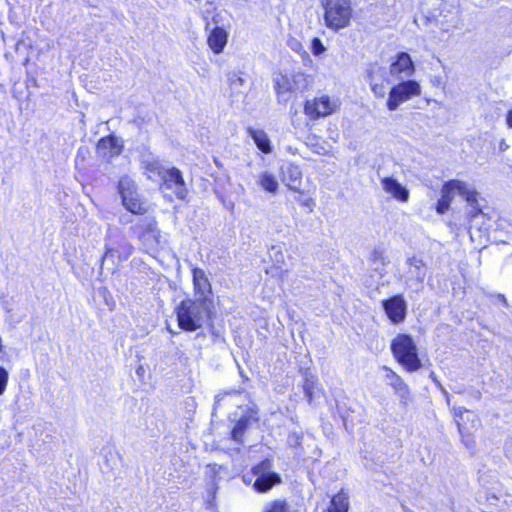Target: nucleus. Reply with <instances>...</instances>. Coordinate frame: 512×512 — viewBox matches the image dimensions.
Segmentation results:
<instances>
[{
    "instance_id": "obj_17",
    "label": "nucleus",
    "mask_w": 512,
    "mask_h": 512,
    "mask_svg": "<svg viewBox=\"0 0 512 512\" xmlns=\"http://www.w3.org/2000/svg\"><path fill=\"white\" fill-rule=\"evenodd\" d=\"M414 72V65L410 56L401 52L398 54L397 59L390 66V73L392 75H399L404 73L405 76H410Z\"/></svg>"
},
{
    "instance_id": "obj_30",
    "label": "nucleus",
    "mask_w": 512,
    "mask_h": 512,
    "mask_svg": "<svg viewBox=\"0 0 512 512\" xmlns=\"http://www.w3.org/2000/svg\"><path fill=\"white\" fill-rule=\"evenodd\" d=\"M314 377L313 376H306L305 382L303 385L305 396L308 398L309 401L313 398V387H314Z\"/></svg>"
},
{
    "instance_id": "obj_1",
    "label": "nucleus",
    "mask_w": 512,
    "mask_h": 512,
    "mask_svg": "<svg viewBox=\"0 0 512 512\" xmlns=\"http://www.w3.org/2000/svg\"><path fill=\"white\" fill-rule=\"evenodd\" d=\"M213 302L208 297L186 299L176 308L178 325L182 330L193 332L211 321Z\"/></svg>"
},
{
    "instance_id": "obj_19",
    "label": "nucleus",
    "mask_w": 512,
    "mask_h": 512,
    "mask_svg": "<svg viewBox=\"0 0 512 512\" xmlns=\"http://www.w3.org/2000/svg\"><path fill=\"white\" fill-rule=\"evenodd\" d=\"M192 276L194 287L197 291V297H207V293L211 291V285L205 272L200 268H194L192 270Z\"/></svg>"
},
{
    "instance_id": "obj_9",
    "label": "nucleus",
    "mask_w": 512,
    "mask_h": 512,
    "mask_svg": "<svg viewBox=\"0 0 512 512\" xmlns=\"http://www.w3.org/2000/svg\"><path fill=\"white\" fill-rule=\"evenodd\" d=\"M252 472L256 477L253 486L258 492H267L276 483L281 481L279 475L271 471V462L269 460H264L253 467Z\"/></svg>"
},
{
    "instance_id": "obj_39",
    "label": "nucleus",
    "mask_w": 512,
    "mask_h": 512,
    "mask_svg": "<svg viewBox=\"0 0 512 512\" xmlns=\"http://www.w3.org/2000/svg\"><path fill=\"white\" fill-rule=\"evenodd\" d=\"M430 379L435 383V385L438 387V389L440 391H444V387L442 386V384L440 383V381L437 379L436 375L434 372H431L430 375H429Z\"/></svg>"
},
{
    "instance_id": "obj_37",
    "label": "nucleus",
    "mask_w": 512,
    "mask_h": 512,
    "mask_svg": "<svg viewBox=\"0 0 512 512\" xmlns=\"http://www.w3.org/2000/svg\"><path fill=\"white\" fill-rule=\"evenodd\" d=\"M300 204L304 207H307L309 213L313 211L315 206L314 200L312 198L301 200Z\"/></svg>"
},
{
    "instance_id": "obj_8",
    "label": "nucleus",
    "mask_w": 512,
    "mask_h": 512,
    "mask_svg": "<svg viewBox=\"0 0 512 512\" xmlns=\"http://www.w3.org/2000/svg\"><path fill=\"white\" fill-rule=\"evenodd\" d=\"M421 92L420 85L413 80L403 81L395 85L389 92L387 108L389 111H395L400 104L408 101L413 96Z\"/></svg>"
},
{
    "instance_id": "obj_24",
    "label": "nucleus",
    "mask_w": 512,
    "mask_h": 512,
    "mask_svg": "<svg viewBox=\"0 0 512 512\" xmlns=\"http://www.w3.org/2000/svg\"><path fill=\"white\" fill-rule=\"evenodd\" d=\"M370 261L376 271L382 270L386 265L384 253L380 248H375L370 254Z\"/></svg>"
},
{
    "instance_id": "obj_12",
    "label": "nucleus",
    "mask_w": 512,
    "mask_h": 512,
    "mask_svg": "<svg viewBox=\"0 0 512 512\" xmlns=\"http://www.w3.org/2000/svg\"><path fill=\"white\" fill-rule=\"evenodd\" d=\"M158 174L162 178L164 185L168 189H173L178 198H185V181L183 179L182 172L179 169L175 167L162 169L158 172Z\"/></svg>"
},
{
    "instance_id": "obj_4",
    "label": "nucleus",
    "mask_w": 512,
    "mask_h": 512,
    "mask_svg": "<svg viewBox=\"0 0 512 512\" xmlns=\"http://www.w3.org/2000/svg\"><path fill=\"white\" fill-rule=\"evenodd\" d=\"M147 253H156L162 248L161 232L154 217H144L131 227Z\"/></svg>"
},
{
    "instance_id": "obj_22",
    "label": "nucleus",
    "mask_w": 512,
    "mask_h": 512,
    "mask_svg": "<svg viewBox=\"0 0 512 512\" xmlns=\"http://www.w3.org/2000/svg\"><path fill=\"white\" fill-rule=\"evenodd\" d=\"M257 184L267 193L275 195L278 192L279 183L276 176L271 172H261L258 175Z\"/></svg>"
},
{
    "instance_id": "obj_28",
    "label": "nucleus",
    "mask_w": 512,
    "mask_h": 512,
    "mask_svg": "<svg viewBox=\"0 0 512 512\" xmlns=\"http://www.w3.org/2000/svg\"><path fill=\"white\" fill-rule=\"evenodd\" d=\"M265 512H289V506L284 500H275L266 506Z\"/></svg>"
},
{
    "instance_id": "obj_13",
    "label": "nucleus",
    "mask_w": 512,
    "mask_h": 512,
    "mask_svg": "<svg viewBox=\"0 0 512 512\" xmlns=\"http://www.w3.org/2000/svg\"><path fill=\"white\" fill-rule=\"evenodd\" d=\"M258 421V410L249 408L237 421L231 430L233 441L238 444L243 443L245 432Z\"/></svg>"
},
{
    "instance_id": "obj_38",
    "label": "nucleus",
    "mask_w": 512,
    "mask_h": 512,
    "mask_svg": "<svg viewBox=\"0 0 512 512\" xmlns=\"http://www.w3.org/2000/svg\"><path fill=\"white\" fill-rule=\"evenodd\" d=\"M461 436H462V440L465 443V445L467 447H470L472 445L473 441L470 439V434L468 432H466L465 427H464V435H461Z\"/></svg>"
},
{
    "instance_id": "obj_5",
    "label": "nucleus",
    "mask_w": 512,
    "mask_h": 512,
    "mask_svg": "<svg viewBox=\"0 0 512 512\" xmlns=\"http://www.w3.org/2000/svg\"><path fill=\"white\" fill-rule=\"evenodd\" d=\"M323 6L327 27L339 30L349 25L352 16L350 0H323Z\"/></svg>"
},
{
    "instance_id": "obj_21",
    "label": "nucleus",
    "mask_w": 512,
    "mask_h": 512,
    "mask_svg": "<svg viewBox=\"0 0 512 512\" xmlns=\"http://www.w3.org/2000/svg\"><path fill=\"white\" fill-rule=\"evenodd\" d=\"M302 172L297 165L288 164L283 169V180L286 182V185L291 190H298V185L301 182Z\"/></svg>"
},
{
    "instance_id": "obj_16",
    "label": "nucleus",
    "mask_w": 512,
    "mask_h": 512,
    "mask_svg": "<svg viewBox=\"0 0 512 512\" xmlns=\"http://www.w3.org/2000/svg\"><path fill=\"white\" fill-rule=\"evenodd\" d=\"M407 263L410 265L408 281L416 285V289H420L426 277V267L423 260L411 257L408 258Z\"/></svg>"
},
{
    "instance_id": "obj_18",
    "label": "nucleus",
    "mask_w": 512,
    "mask_h": 512,
    "mask_svg": "<svg viewBox=\"0 0 512 512\" xmlns=\"http://www.w3.org/2000/svg\"><path fill=\"white\" fill-rule=\"evenodd\" d=\"M207 42L215 54L221 53L227 43L226 31L220 27L214 28L210 32Z\"/></svg>"
},
{
    "instance_id": "obj_25",
    "label": "nucleus",
    "mask_w": 512,
    "mask_h": 512,
    "mask_svg": "<svg viewBox=\"0 0 512 512\" xmlns=\"http://www.w3.org/2000/svg\"><path fill=\"white\" fill-rule=\"evenodd\" d=\"M382 369L386 371L385 379L387 384L390 385L394 390H396L399 386H401V384L404 383L403 379L387 366H383Z\"/></svg>"
},
{
    "instance_id": "obj_36",
    "label": "nucleus",
    "mask_w": 512,
    "mask_h": 512,
    "mask_svg": "<svg viewBox=\"0 0 512 512\" xmlns=\"http://www.w3.org/2000/svg\"><path fill=\"white\" fill-rule=\"evenodd\" d=\"M118 252H119V250L107 247L106 251L102 257V263H105L106 261L113 259L116 256V254L118 255Z\"/></svg>"
},
{
    "instance_id": "obj_41",
    "label": "nucleus",
    "mask_w": 512,
    "mask_h": 512,
    "mask_svg": "<svg viewBox=\"0 0 512 512\" xmlns=\"http://www.w3.org/2000/svg\"><path fill=\"white\" fill-rule=\"evenodd\" d=\"M444 397L446 398L447 403H450V394L447 392V390L444 388V391H441Z\"/></svg>"
},
{
    "instance_id": "obj_15",
    "label": "nucleus",
    "mask_w": 512,
    "mask_h": 512,
    "mask_svg": "<svg viewBox=\"0 0 512 512\" xmlns=\"http://www.w3.org/2000/svg\"><path fill=\"white\" fill-rule=\"evenodd\" d=\"M383 190L390 194L393 198L400 202H407L409 200V190L399 183L393 177H384L381 179Z\"/></svg>"
},
{
    "instance_id": "obj_7",
    "label": "nucleus",
    "mask_w": 512,
    "mask_h": 512,
    "mask_svg": "<svg viewBox=\"0 0 512 512\" xmlns=\"http://www.w3.org/2000/svg\"><path fill=\"white\" fill-rule=\"evenodd\" d=\"M118 192L123 206L133 214L145 212L135 182L128 176H122L118 182Z\"/></svg>"
},
{
    "instance_id": "obj_14",
    "label": "nucleus",
    "mask_w": 512,
    "mask_h": 512,
    "mask_svg": "<svg viewBox=\"0 0 512 512\" xmlns=\"http://www.w3.org/2000/svg\"><path fill=\"white\" fill-rule=\"evenodd\" d=\"M123 145L119 138L109 135L101 138L97 144V152L104 158H113L121 154Z\"/></svg>"
},
{
    "instance_id": "obj_33",
    "label": "nucleus",
    "mask_w": 512,
    "mask_h": 512,
    "mask_svg": "<svg viewBox=\"0 0 512 512\" xmlns=\"http://www.w3.org/2000/svg\"><path fill=\"white\" fill-rule=\"evenodd\" d=\"M311 49L312 53L316 56L322 54L326 48L324 47L322 41L319 38H313L311 41Z\"/></svg>"
},
{
    "instance_id": "obj_10",
    "label": "nucleus",
    "mask_w": 512,
    "mask_h": 512,
    "mask_svg": "<svg viewBox=\"0 0 512 512\" xmlns=\"http://www.w3.org/2000/svg\"><path fill=\"white\" fill-rule=\"evenodd\" d=\"M385 314L393 324L402 323L407 314V303L402 295H395L382 300Z\"/></svg>"
},
{
    "instance_id": "obj_23",
    "label": "nucleus",
    "mask_w": 512,
    "mask_h": 512,
    "mask_svg": "<svg viewBox=\"0 0 512 512\" xmlns=\"http://www.w3.org/2000/svg\"><path fill=\"white\" fill-rule=\"evenodd\" d=\"M349 497L343 491L332 497L328 512H348Z\"/></svg>"
},
{
    "instance_id": "obj_35",
    "label": "nucleus",
    "mask_w": 512,
    "mask_h": 512,
    "mask_svg": "<svg viewBox=\"0 0 512 512\" xmlns=\"http://www.w3.org/2000/svg\"><path fill=\"white\" fill-rule=\"evenodd\" d=\"M371 90L374 93V95L378 98H384L386 95V87L384 84H378V83H370Z\"/></svg>"
},
{
    "instance_id": "obj_29",
    "label": "nucleus",
    "mask_w": 512,
    "mask_h": 512,
    "mask_svg": "<svg viewBox=\"0 0 512 512\" xmlns=\"http://www.w3.org/2000/svg\"><path fill=\"white\" fill-rule=\"evenodd\" d=\"M465 412H468V410L465 409L464 407L453 408V414L455 417V421L457 423L458 431L461 435H464V425L461 423V421L463 420V414Z\"/></svg>"
},
{
    "instance_id": "obj_34",
    "label": "nucleus",
    "mask_w": 512,
    "mask_h": 512,
    "mask_svg": "<svg viewBox=\"0 0 512 512\" xmlns=\"http://www.w3.org/2000/svg\"><path fill=\"white\" fill-rule=\"evenodd\" d=\"M244 82L245 80L235 73L229 76V84L235 90L240 89L244 85Z\"/></svg>"
},
{
    "instance_id": "obj_26",
    "label": "nucleus",
    "mask_w": 512,
    "mask_h": 512,
    "mask_svg": "<svg viewBox=\"0 0 512 512\" xmlns=\"http://www.w3.org/2000/svg\"><path fill=\"white\" fill-rule=\"evenodd\" d=\"M394 392L399 397L400 402L403 405H408V403L411 400V392L408 385L405 382L401 384V386H399L396 390H394Z\"/></svg>"
},
{
    "instance_id": "obj_42",
    "label": "nucleus",
    "mask_w": 512,
    "mask_h": 512,
    "mask_svg": "<svg viewBox=\"0 0 512 512\" xmlns=\"http://www.w3.org/2000/svg\"><path fill=\"white\" fill-rule=\"evenodd\" d=\"M506 148H508V145H507V144H505L504 142H502V143H501V145H500V149H501V150H504V149H506Z\"/></svg>"
},
{
    "instance_id": "obj_31",
    "label": "nucleus",
    "mask_w": 512,
    "mask_h": 512,
    "mask_svg": "<svg viewBox=\"0 0 512 512\" xmlns=\"http://www.w3.org/2000/svg\"><path fill=\"white\" fill-rule=\"evenodd\" d=\"M120 248L121 250L118 252V258L120 260H126L133 252V247L128 242L122 243Z\"/></svg>"
},
{
    "instance_id": "obj_20",
    "label": "nucleus",
    "mask_w": 512,
    "mask_h": 512,
    "mask_svg": "<svg viewBox=\"0 0 512 512\" xmlns=\"http://www.w3.org/2000/svg\"><path fill=\"white\" fill-rule=\"evenodd\" d=\"M247 132L249 136L254 140L256 146L260 151H262L265 154H270L272 152V145L265 131L249 127L247 129Z\"/></svg>"
},
{
    "instance_id": "obj_27",
    "label": "nucleus",
    "mask_w": 512,
    "mask_h": 512,
    "mask_svg": "<svg viewBox=\"0 0 512 512\" xmlns=\"http://www.w3.org/2000/svg\"><path fill=\"white\" fill-rule=\"evenodd\" d=\"M269 257L278 268L284 264V255L280 246H272L269 250Z\"/></svg>"
},
{
    "instance_id": "obj_6",
    "label": "nucleus",
    "mask_w": 512,
    "mask_h": 512,
    "mask_svg": "<svg viewBox=\"0 0 512 512\" xmlns=\"http://www.w3.org/2000/svg\"><path fill=\"white\" fill-rule=\"evenodd\" d=\"M308 85L307 75L301 72L293 73L291 76L278 74L274 77V87L279 103H287L291 93L304 91Z\"/></svg>"
},
{
    "instance_id": "obj_40",
    "label": "nucleus",
    "mask_w": 512,
    "mask_h": 512,
    "mask_svg": "<svg viewBox=\"0 0 512 512\" xmlns=\"http://www.w3.org/2000/svg\"><path fill=\"white\" fill-rule=\"evenodd\" d=\"M506 123L508 127L512 129V109L507 112Z\"/></svg>"
},
{
    "instance_id": "obj_3",
    "label": "nucleus",
    "mask_w": 512,
    "mask_h": 512,
    "mask_svg": "<svg viewBox=\"0 0 512 512\" xmlns=\"http://www.w3.org/2000/svg\"><path fill=\"white\" fill-rule=\"evenodd\" d=\"M391 350L396 360L407 371L414 372L421 368L422 364L418 357L417 347L410 335H397L391 342Z\"/></svg>"
},
{
    "instance_id": "obj_32",
    "label": "nucleus",
    "mask_w": 512,
    "mask_h": 512,
    "mask_svg": "<svg viewBox=\"0 0 512 512\" xmlns=\"http://www.w3.org/2000/svg\"><path fill=\"white\" fill-rule=\"evenodd\" d=\"M8 379V371L4 367L0 366V395H2L5 392L8 384Z\"/></svg>"
},
{
    "instance_id": "obj_11",
    "label": "nucleus",
    "mask_w": 512,
    "mask_h": 512,
    "mask_svg": "<svg viewBox=\"0 0 512 512\" xmlns=\"http://www.w3.org/2000/svg\"><path fill=\"white\" fill-rule=\"evenodd\" d=\"M336 102L328 96L308 100L304 106L305 114L311 119H318L332 114L336 110Z\"/></svg>"
},
{
    "instance_id": "obj_2",
    "label": "nucleus",
    "mask_w": 512,
    "mask_h": 512,
    "mask_svg": "<svg viewBox=\"0 0 512 512\" xmlns=\"http://www.w3.org/2000/svg\"><path fill=\"white\" fill-rule=\"evenodd\" d=\"M455 192L463 196L466 202L474 209L471 212L472 216H476L481 212L478 205L477 192L470 190L464 181L453 179L447 181L441 189V197L436 205V211L438 214H444L449 210Z\"/></svg>"
}]
</instances>
